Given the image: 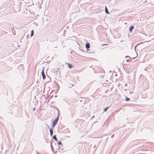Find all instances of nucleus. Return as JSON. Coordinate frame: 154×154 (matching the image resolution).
<instances>
[{
	"label": "nucleus",
	"instance_id": "obj_1",
	"mask_svg": "<svg viewBox=\"0 0 154 154\" xmlns=\"http://www.w3.org/2000/svg\"><path fill=\"white\" fill-rule=\"evenodd\" d=\"M58 118H57L55 119L53 121L52 124V127H54L56 125L58 122Z\"/></svg>",
	"mask_w": 154,
	"mask_h": 154
},
{
	"label": "nucleus",
	"instance_id": "obj_2",
	"mask_svg": "<svg viewBox=\"0 0 154 154\" xmlns=\"http://www.w3.org/2000/svg\"><path fill=\"white\" fill-rule=\"evenodd\" d=\"M44 67H43V70H42V78L44 80L46 78V76L44 73Z\"/></svg>",
	"mask_w": 154,
	"mask_h": 154
},
{
	"label": "nucleus",
	"instance_id": "obj_3",
	"mask_svg": "<svg viewBox=\"0 0 154 154\" xmlns=\"http://www.w3.org/2000/svg\"><path fill=\"white\" fill-rule=\"evenodd\" d=\"M86 48L87 49H88L90 47V44L89 43H87L85 45Z\"/></svg>",
	"mask_w": 154,
	"mask_h": 154
},
{
	"label": "nucleus",
	"instance_id": "obj_4",
	"mask_svg": "<svg viewBox=\"0 0 154 154\" xmlns=\"http://www.w3.org/2000/svg\"><path fill=\"white\" fill-rule=\"evenodd\" d=\"M50 135H51V136H52L53 134V128H51L50 129Z\"/></svg>",
	"mask_w": 154,
	"mask_h": 154
},
{
	"label": "nucleus",
	"instance_id": "obj_5",
	"mask_svg": "<svg viewBox=\"0 0 154 154\" xmlns=\"http://www.w3.org/2000/svg\"><path fill=\"white\" fill-rule=\"evenodd\" d=\"M134 26H131L129 27V30L131 32L133 29L134 28Z\"/></svg>",
	"mask_w": 154,
	"mask_h": 154
},
{
	"label": "nucleus",
	"instance_id": "obj_6",
	"mask_svg": "<svg viewBox=\"0 0 154 154\" xmlns=\"http://www.w3.org/2000/svg\"><path fill=\"white\" fill-rule=\"evenodd\" d=\"M105 13L106 14H109V11H108V10L106 6H105Z\"/></svg>",
	"mask_w": 154,
	"mask_h": 154
},
{
	"label": "nucleus",
	"instance_id": "obj_7",
	"mask_svg": "<svg viewBox=\"0 0 154 154\" xmlns=\"http://www.w3.org/2000/svg\"><path fill=\"white\" fill-rule=\"evenodd\" d=\"M67 64L68 65V66L69 69H71L72 68V64L68 63H67Z\"/></svg>",
	"mask_w": 154,
	"mask_h": 154
},
{
	"label": "nucleus",
	"instance_id": "obj_8",
	"mask_svg": "<svg viewBox=\"0 0 154 154\" xmlns=\"http://www.w3.org/2000/svg\"><path fill=\"white\" fill-rule=\"evenodd\" d=\"M53 138L54 140H56V141H58V140H57V137H56V135H54L53 136Z\"/></svg>",
	"mask_w": 154,
	"mask_h": 154
},
{
	"label": "nucleus",
	"instance_id": "obj_9",
	"mask_svg": "<svg viewBox=\"0 0 154 154\" xmlns=\"http://www.w3.org/2000/svg\"><path fill=\"white\" fill-rule=\"evenodd\" d=\"M109 108V106H108L106 108H105L104 109V110H103V112H105L107 110V109Z\"/></svg>",
	"mask_w": 154,
	"mask_h": 154
},
{
	"label": "nucleus",
	"instance_id": "obj_10",
	"mask_svg": "<svg viewBox=\"0 0 154 154\" xmlns=\"http://www.w3.org/2000/svg\"><path fill=\"white\" fill-rule=\"evenodd\" d=\"M34 35V31L33 30H32L31 32V36H32Z\"/></svg>",
	"mask_w": 154,
	"mask_h": 154
},
{
	"label": "nucleus",
	"instance_id": "obj_11",
	"mask_svg": "<svg viewBox=\"0 0 154 154\" xmlns=\"http://www.w3.org/2000/svg\"><path fill=\"white\" fill-rule=\"evenodd\" d=\"M130 99L129 98L126 97L125 98V100L126 101H128L130 100Z\"/></svg>",
	"mask_w": 154,
	"mask_h": 154
},
{
	"label": "nucleus",
	"instance_id": "obj_12",
	"mask_svg": "<svg viewBox=\"0 0 154 154\" xmlns=\"http://www.w3.org/2000/svg\"><path fill=\"white\" fill-rule=\"evenodd\" d=\"M58 145H61L62 144V143L60 141H59L58 142Z\"/></svg>",
	"mask_w": 154,
	"mask_h": 154
},
{
	"label": "nucleus",
	"instance_id": "obj_13",
	"mask_svg": "<svg viewBox=\"0 0 154 154\" xmlns=\"http://www.w3.org/2000/svg\"><path fill=\"white\" fill-rule=\"evenodd\" d=\"M114 134H112V136H111V137H112V138L113 137H114Z\"/></svg>",
	"mask_w": 154,
	"mask_h": 154
},
{
	"label": "nucleus",
	"instance_id": "obj_14",
	"mask_svg": "<svg viewBox=\"0 0 154 154\" xmlns=\"http://www.w3.org/2000/svg\"><path fill=\"white\" fill-rule=\"evenodd\" d=\"M35 107H34V108L33 109V111L35 110Z\"/></svg>",
	"mask_w": 154,
	"mask_h": 154
},
{
	"label": "nucleus",
	"instance_id": "obj_15",
	"mask_svg": "<svg viewBox=\"0 0 154 154\" xmlns=\"http://www.w3.org/2000/svg\"><path fill=\"white\" fill-rule=\"evenodd\" d=\"M94 116H92V118H91V119H92V118H94Z\"/></svg>",
	"mask_w": 154,
	"mask_h": 154
},
{
	"label": "nucleus",
	"instance_id": "obj_16",
	"mask_svg": "<svg viewBox=\"0 0 154 154\" xmlns=\"http://www.w3.org/2000/svg\"><path fill=\"white\" fill-rule=\"evenodd\" d=\"M74 86V85H71V86Z\"/></svg>",
	"mask_w": 154,
	"mask_h": 154
},
{
	"label": "nucleus",
	"instance_id": "obj_17",
	"mask_svg": "<svg viewBox=\"0 0 154 154\" xmlns=\"http://www.w3.org/2000/svg\"><path fill=\"white\" fill-rule=\"evenodd\" d=\"M126 85H127V84H126L125 85V86H126Z\"/></svg>",
	"mask_w": 154,
	"mask_h": 154
},
{
	"label": "nucleus",
	"instance_id": "obj_18",
	"mask_svg": "<svg viewBox=\"0 0 154 154\" xmlns=\"http://www.w3.org/2000/svg\"><path fill=\"white\" fill-rule=\"evenodd\" d=\"M75 93H76V94H77V93H78V92H76Z\"/></svg>",
	"mask_w": 154,
	"mask_h": 154
},
{
	"label": "nucleus",
	"instance_id": "obj_19",
	"mask_svg": "<svg viewBox=\"0 0 154 154\" xmlns=\"http://www.w3.org/2000/svg\"><path fill=\"white\" fill-rule=\"evenodd\" d=\"M48 127H49V126L48 125Z\"/></svg>",
	"mask_w": 154,
	"mask_h": 154
}]
</instances>
